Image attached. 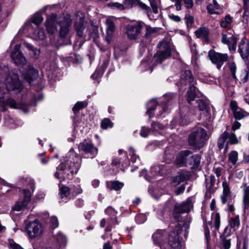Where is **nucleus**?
I'll use <instances>...</instances> for the list:
<instances>
[{
	"label": "nucleus",
	"instance_id": "obj_46",
	"mask_svg": "<svg viewBox=\"0 0 249 249\" xmlns=\"http://www.w3.org/2000/svg\"><path fill=\"white\" fill-rule=\"evenodd\" d=\"M184 19L186 21V24L188 28L191 27L194 22V18L189 14H186Z\"/></svg>",
	"mask_w": 249,
	"mask_h": 249
},
{
	"label": "nucleus",
	"instance_id": "obj_31",
	"mask_svg": "<svg viewBox=\"0 0 249 249\" xmlns=\"http://www.w3.org/2000/svg\"><path fill=\"white\" fill-rule=\"evenodd\" d=\"M196 103L197 104V106L200 110L205 111L207 113L210 110L209 105L207 101L198 99L196 100Z\"/></svg>",
	"mask_w": 249,
	"mask_h": 249
},
{
	"label": "nucleus",
	"instance_id": "obj_23",
	"mask_svg": "<svg viewBox=\"0 0 249 249\" xmlns=\"http://www.w3.org/2000/svg\"><path fill=\"white\" fill-rule=\"evenodd\" d=\"M190 176L189 172L186 171H182L180 172L177 176L173 178V181L178 185L180 183L184 182L189 178Z\"/></svg>",
	"mask_w": 249,
	"mask_h": 249
},
{
	"label": "nucleus",
	"instance_id": "obj_22",
	"mask_svg": "<svg viewBox=\"0 0 249 249\" xmlns=\"http://www.w3.org/2000/svg\"><path fill=\"white\" fill-rule=\"evenodd\" d=\"M243 206L244 209H249V186L246 184L243 185Z\"/></svg>",
	"mask_w": 249,
	"mask_h": 249
},
{
	"label": "nucleus",
	"instance_id": "obj_56",
	"mask_svg": "<svg viewBox=\"0 0 249 249\" xmlns=\"http://www.w3.org/2000/svg\"><path fill=\"white\" fill-rule=\"evenodd\" d=\"M164 126L158 122H153L151 124V129L153 131H158L164 128Z\"/></svg>",
	"mask_w": 249,
	"mask_h": 249
},
{
	"label": "nucleus",
	"instance_id": "obj_40",
	"mask_svg": "<svg viewBox=\"0 0 249 249\" xmlns=\"http://www.w3.org/2000/svg\"><path fill=\"white\" fill-rule=\"evenodd\" d=\"M28 204L27 203L23 200L21 201H17L13 208V210L17 211H20L23 208H25L28 205Z\"/></svg>",
	"mask_w": 249,
	"mask_h": 249
},
{
	"label": "nucleus",
	"instance_id": "obj_2",
	"mask_svg": "<svg viewBox=\"0 0 249 249\" xmlns=\"http://www.w3.org/2000/svg\"><path fill=\"white\" fill-rule=\"evenodd\" d=\"M72 20L69 15H67L62 19H58L55 14H52L47 17L46 21V28L49 34L53 35L56 31V25L60 26L59 36L65 38L69 34Z\"/></svg>",
	"mask_w": 249,
	"mask_h": 249
},
{
	"label": "nucleus",
	"instance_id": "obj_45",
	"mask_svg": "<svg viewBox=\"0 0 249 249\" xmlns=\"http://www.w3.org/2000/svg\"><path fill=\"white\" fill-rule=\"evenodd\" d=\"M227 143H229L231 144H235L238 143V141L237 138L234 133H231V134L228 133Z\"/></svg>",
	"mask_w": 249,
	"mask_h": 249
},
{
	"label": "nucleus",
	"instance_id": "obj_21",
	"mask_svg": "<svg viewBox=\"0 0 249 249\" xmlns=\"http://www.w3.org/2000/svg\"><path fill=\"white\" fill-rule=\"evenodd\" d=\"M166 236V233L165 231L157 230L152 236L154 244L160 246Z\"/></svg>",
	"mask_w": 249,
	"mask_h": 249
},
{
	"label": "nucleus",
	"instance_id": "obj_44",
	"mask_svg": "<svg viewBox=\"0 0 249 249\" xmlns=\"http://www.w3.org/2000/svg\"><path fill=\"white\" fill-rule=\"evenodd\" d=\"M111 189L119 191L123 187L124 184L118 181H113L111 182Z\"/></svg>",
	"mask_w": 249,
	"mask_h": 249
},
{
	"label": "nucleus",
	"instance_id": "obj_41",
	"mask_svg": "<svg viewBox=\"0 0 249 249\" xmlns=\"http://www.w3.org/2000/svg\"><path fill=\"white\" fill-rule=\"evenodd\" d=\"M106 24L107 25V35H111L112 33L115 30V26L113 22L110 19H107L106 20Z\"/></svg>",
	"mask_w": 249,
	"mask_h": 249
},
{
	"label": "nucleus",
	"instance_id": "obj_52",
	"mask_svg": "<svg viewBox=\"0 0 249 249\" xmlns=\"http://www.w3.org/2000/svg\"><path fill=\"white\" fill-rule=\"evenodd\" d=\"M23 193L24 194L23 201L29 204L31 201V198L32 196L31 193L29 189L23 190Z\"/></svg>",
	"mask_w": 249,
	"mask_h": 249
},
{
	"label": "nucleus",
	"instance_id": "obj_8",
	"mask_svg": "<svg viewBox=\"0 0 249 249\" xmlns=\"http://www.w3.org/2000/svg\"><path fill=\"white\" fill-rule=\"evenodd\" d=\"M21 72L23 80L30 85L38 76V71L30 64L24 66Z\"/></svg>",
	"mask_w": 249,
	"mask_h": 249
},
{
	"label": "nucleus",
	"instance_id": "obj_20",
	"mask_svg": "<svg viewBox=\"0 0 249 249\" xmlns=\"http://www.w3.org/2000/svg\"><path fill=\"white\" fill-rule=\"evenodd\" d=\"M175 212H180V213H188L193 207V204L190 199H187L186 201L183 202L179 205H175Z\"/></svg>",
	"mask_w": 249,
	"mask_h": 249
},
{
	"label": "nucleus",
	"instance_id": "obj_30",
	"mask_svg": "<svg viewBox=\"0 0 249 249\" xmlns=\"http://www.w3.org/2000/svg\"><path fill=\"white\" fill-rule=\"evenodd\" d=\"M158 103L156 100L152 99L149 101V102L147 104V111L146 113L149 115V118H151L153 116V115L152 113V111L154 110L157 106Z\"/></svg>",
	"mask_w": 249,
	"mask_h": 249
},
{
	"label": "nucleus",
	"instance_id": "obj_55",
	"mask_svg": "<svg viewBox=\"0 0 249 249\" xmlns=\"http://www.w3.org/2000/svg\"><path fill=\"white\" fill-rule=\"evenodd\" d=\"M231 229V228L227 226L225 228L223 232L220 235V237L231 238V236L232 234Z\"/></svg>",
	"mask_w": 249,
	"mask_h": 249
},
{
	"label": "nucleus",
	"instance_id": "obj_39",
	"mask_svg": "<svg viewBox=\"0 0 249 249\" xmlns=\"http://www.w3.org/2000/svg\"><path fill=\"white\" fill-rule=\"evenodd\" d=\"M43 18L40 15H35L32 18V21H30L31 23H33L35 24V28H37L38 27L39 24H40L43 21Z\"/></svg>",
	"mask_w": 249,
	"mask_h": 249
},
{
	"label": "nucleus",
	"instance_id": "obj_36",
	"mask_svg": "<svg viewBox=\"0 0 249 249\" xmlns=\"http://www.w3.org/2000/svg\"><path fill=\"white\" fill-rule=\"evenodd\" d=\"M228 67L230 70V72L231 73V75L232 77V78L235 80L237 81V77L236 75V71L237 70V67L236 65V64L233 62H229L228 63Z\"/></svg>",
	"mask_w": 249,
	"mask_h": 249
},
{
	"label": "nucleus",
	"instance_id": "obj_3",
	"mask_svg": "<svg viewBox=\"0 0 249 249\" xmlns=\"http://www.w3.org/2000/svg\"><path fill=\"white\" fill-rule=\"evenodd\" d=\"M23 89V86L18 80L17 73L11 72L6 79H0V98H2L7 91L15 90L20 92Z\"/></svg>",
	"mask_w": 249,
	"mask_h": 249
},
{
	"label": "nucleus",
	"instance_id": "obj_62",
	"mask_svg": "<svg viewBox=\"0 0 249 249\" xmlns=\"http://www.w3.org/2000/svg\"><path fill=\"white\" fill-rule=\"evenodd\" d=\"M220 225V217L219 213H217L215 214L214 217V225L215 228L218 230Z\"/></svg>",
	"mask_w": 249,
	"mask_h": 249
},
{
	"label": "nucleus",
	"instance_id": "obj_61",
	"mask_svg": "<svg viewBox=\"0 0 249 249\" xmlns=\"http://www.w3.org/2000/svg\"><path fill=\"white\" fill-rule=\"evenodd\" d=\"M149 59H150V58L142 62L140 67L142 69H143V71H147L150 68L151 66L148 63Z\"/></svg>",
	"mask_w": 249,
	"mask_h": 249
},
{
	"label": "nucleus",
	"instance_id": "obj_51",
	"mask_svg": "<svg viewBox=\"0 0 249 249\" xmlns=\"http://www.w3.org/2000/svg\"><path fill=\"white\" fill-rule=\"evenodd\" d=\"M84 107L85 104L84 102H78L73 107L72 110L76 114L79 110L83 108Z\"/></svg>",
	"mask_w": 249,
	"mask_h": 249
},
{
	"label": "nucleus",
	"instance_id": "obj_38",
	"mask_svg": "<svg viewBox=\"0 0 249 249\" xmlns=\"http://www.w3.org/2000/svg\"><path fill=\"white\" fill-rule=\"evenodd\" d=\"M151 7V11L155 14L159 12L158 8L160 4V1L157 0H148Z\"/></svg>",
	"mask_w": 249,
	"mask_h": 249
},
{
	"label": "nucleus",
	"instance_id": "obj_14",
	"mask_svg": "<svg viewBox=\"0 0 249 249\" xmlns=\"http://www.w3.org/2000/svg\"><path fill=\"white\" fill-rule=\"evenodd\" d=\"M20 44L16 45L11 53L12 60L17 65H24L26 62V59L20 50Z\"/></svg>",
	"mask_w": 249,
	"mask_h": 249
},
{
	"label": "nucleus",
	"instance_id": "obj_63",
	"mask_svg": "<svg viewBox=\"0 0 249 249\" xmlns=\"http://www.w3.org/2000/svg\"><path fill=\"white\" fill-rule=\"evenodd\" d=\"M149 132L150 130L148 128L142 126L140 132V135L142 137L145 138L148 136Z\"/></svg>",
	"mask_w": 249,
	"mask_h": 249
},
{
	"label": "nucleus",
	"instance_id": "obj_13",
	"mask_svg": "<svg viewBox=\"0 0 249 249\" xmlns=\"http://www.w3.org/2000/svg\"><path fill=\"white\" fill-rule=\"evenodd\" d=\"M143 23L139 22L134 24H129L126 26V34L130 40H136L141 33Z\"/></svg>",
	"mask_w": 249,
	"mask_h": 249
},
{
	"label": "nucleus",
	"instance_id": "obj_49",
	"mask_svg": "<svg viewBox=\"0 0 249 249\" xmlns=\"http://www.w3.org/2000/svg\"><path fill=\"white\" fill-rule=\"evenodd\" d=\"M75 29L77 32V35L79 37H82L83 35V31L85 29L83 25L81 23H76L74 25Z\"/></svg>",
	"mask_w": 249,
	"mask_h": 249
},
{
	"label": "nucleus",
	"instance_id": "obj_54",
	"mask_svg": "<svg viewBox=\"0 0 249 249\" xmlns=\"http://www.w3.org/2000/svg\"><path fill=\"white\" fill-rule=\"evenodd\" d=\"M108 6L120 10H123L125 9L124 4L118 2H109L108 3Z\"/></svg>",
	"mask_w": 249,
	"mask_h": 249
},
{
	"label": "nucleus",
	"instance_id": "obj_57",
	"mask_svg": "<svg viewBox=\"0 0 249 249\" xmlns=\"http://www.w3.org/2000/svg\"><path fill=\"white\" fill-rule=\"evenodd\" d=\"M71 195L74 196L80 194L82 193V189L80 186H73L71 188Z\"/></svg>",
	"mask_w": 249,
	"mask_h": 249
},
{
	"label": "nucleus",
	"instance_id": "obj_24",
	"mask_svg": "<svg viewBox=\"0 0 249 249\" xmlns=\"http://www.w3.org/2000/svg\"><path fill=\"white\" fill-rule=\"evenodd\" d=\"M220 6L216 0H213L209 3L206 9L210 14H218V10L220 9Z\"/></svg>",
	"mask_w": 249,
	"mask_h": 249
},
{
	"label": "nucleus",
	"instance_id": "obj_16",
	"mask_svg": "<svg viewBox=\"0 0 249 249\" xmlns=\"http://www.w3.org/2000/svg\"><path fill=\"white\" fill-rule=\"evenodd\" d=\"M192 154V151L189 150L181 151L176 158L175 164L178 167L186 166L188 164L189 158Z\"/></svg>",
	"mask_w": 249,
	"mask_h": 249
},
{
	"label": "nucleus",
	"instance_id": "obj_53",
	"mask_svg": "<svg viewBox=\"0 0 249 249\" xmlns=\"http://www.w3.org/2000/svg\"><path fill=\"white\" fill-rule=\"evenodd\" d=\"M49 220L50 226L52 229H55L58 226V221L56 217L52 216Z\"/></svg>",
	"mask_w": 249,
	"mask_h": 249
},
{
	"label": "nucleus",
	"instance_id": "obj_10",
	"mask_svg": "<svg viewBox=\"0 0 249 249\" xmlns=\"http://www.w3.org/2000/svg\"><path fill=\"white\" fill-rule=\"evenodd\" d=\"M80 151L88 155V158H94L98 154V150L94 144L89 142L83 141L79 145Z\"/></svg>",
	"mask_w": 249,
	"mask_h": 249
},
{
	"label": "nucleus",
	"instance_id": "obj_58",
	"mask_svg": "<svg viewBox=\"0 0 249 249\" xmlns=\"http://www.w3.org/2000/svg\"><path fill=\"white\" fill-rule=\"evenodd\" d=\"M8 242L10 249H23L20 245L15 243L12 239H9Z\"/></svg>",
	"mask_w": 249,
	"mask_h": 249
},
{
	"label": "nucleus",
	"instance_id": "obj_7",
	"mask_svg": "<svg viewBox=\"0 0 249 249\" xmlns=\"http://www.w3.org/2000/svg\"><path fill=\"white\" fill-rule=\"evenodd\" d=\"M23 30L28 33L31 37L35 40H43L45 38L44 30L38 27L35 28L30 21H27L23 26Z\"/></svg>",
	"mask_w": 249,
	"mask_h": 249
},
{
	"label": "nucleus",
	"instance_id": "obj_43",
	"mask_svg": "<svg viewBox=\"0 0 249 249\" xmlns=\"http://www.w3.org/2000/svg\"><path fill=\"white\" fill-rule=\"evenodd\" d=\"M233 113L234 118L237 120L243 119L246 116V112L240 108L235 110Z\"/></svg>",
	"mask_w": 249,
	"mask_h": 249
},
{
	"label": "nucleus",
	"instance_id": "obj_27",
	"mask_svg": "<svg viewBox=\"0 0 249 249\" xmlns=\"http://www.w3.org/2000/svg\"><path fill=\"white\" fill-rule=\"evenodd\" d=\"M53 238L61 247H65L66 245L67 239L66 236L62 232H59L53 236Z\"/></svg>",
	"mask_w": 249,
	"mask_h": 249
},
{
	"label": "nucleus",
	"instance_id": "obj_50",
	"mask_svg": "<svg viewBox=\"0 0 249 249\" xmlns=\"http://www.w3.org/2000/svg\"><path fill=\"white\" fill-rule=\"evenodd\" d=\"M232 21V18L229 15H226L224 20L221 21L220 25L223 28H226Z\"/></svg>",
	"mask_w": 249,
	"mask_h": 249
},
{
	"label": "nucleus",
	"instance_id": "obj_48",
	"mask_svg": "<svg viewBox=\"0 0 249 249\" xmlns=\"http://www.w3.org/2000/svg\"><path fill=\"white\" fill-rule=\"evenodd\" d=\"M101 125L103 129H106L108 127H112L113 124L110 119L105 118L102 121Z\"/></svg>",
	"mask_w": 249,
	"mask_h": 249
},
{
	"label": "nucleus",
	"instance_id": "obj_19",
	"mask_svg": "<svg viewBox=\"0 0 249 249\" xmlns=\"http://www.w3.org/2000/svg\"><path fill=\"white\" fill-rule=\"evenodd\" d=\"M194 82V77L189 70L183 71L181 73L180 84L181 86L192 84Z\"/></svg>",
	"mask_w": 249,
	"mask_h": 249
},
{
	"label": "nucleus",
	"instance_id": "obj_32",
	"mask_svg": "<svg viewBox=\"0 0 249 249\" xmlns=\"http://www.w3.org/2000/svg\"><path fill=\"white\" fill-rule=\"evenodd\" d=\"M231 238L220 237L219 246L221 249H230L231 247Z\"/></svg>",
	"mask_w": 249,
	"mask_h": 249
},
{
	"label": "nucleus",
	"instance_id": "obj_15",
	"mask_svg": "<svg viewBox=\"0 0 249 249\" xmlns=\"http://www.w3.org/2000/svg\"><path fill=\"white\" fill-rule=\"evenodd\" d=\"M6 106L13 109H21L24 113H27L28 111V109L22 105L18 103L12 98H8L5 102L0 101V109L1 111H5L7 110Z\"/></svg>",
	"mask_w": 249,
	"mask_h": 249
},
{
	"label": "nucleus",
	"instance_id": "obj_42",
	"mask_svg": "<svg viewBox=\"0 0 249 249\" xmlns=\"http://www.w3.org/2000/svg\"><path fill=\"white\" fill-rule=\"evenodd\" d=\"M229 160L235 165L238 160V153L235 151H231L229 155Z\"/></svg>",
	"mask_w": 249,
	"mask_h": 249
},
{
	"label": "nucleus",
	"instance_id": "obj_6",
	"mask_svg": "<svg viewBox=\"0 0 249 249\" xmlns=\"http://www.w3.org/2000/svg\"><path fill=\"white\" fill-rule=\"evenodd\" d=\"M221 42L229 46L230 51L234 52L236 48L238 38L234 36V31L231 29L227 30L221 34Z\"/></svg>",
	"mask_w": 249,
	"mask_h": 249
},
{
	"label": "nucleus",
	"instance_id": "obj_1",
	"mask_svg": "<svg viewBox=\"0 0 249 249\" xmlns=\"http://www.w3.org/2000/svg\"><path fill=\"white\" fill-rule=\"evenodd\" d=\"M82 159L73 150H70L67 156L56 168L54 177L60 180L69 178L77 173L81 167Z\"/></svg>",
	"mask_w": 249,
	"mask_h": 249
},
{
	"label": "nucleus",
	"instance_id": "obj_59",
	"mask_svg": "<svg viewBox=\"0 0 249 249\" xmlns=\"http://www.w3.org/2000/svg\"><path fill=\"white\" fill-rule=\"evenodd\" d=\"M136 0H124L123 2L125 8H130L135 4Z\"/></svg>",
	"mask_w": 249,
	"mask_h": 249
},
{
	"label": "nucleus",
	"instance_id": "obj_12",
	"mask_svg": "<svg viewBox=\"0 0 249 249\" xmlns=\"http://www.w3.org/2000/svg\"><path fill=\"white\" fill-rule=\"evenodd\" d=\"M181 231L179 227H176V229L173 231L169 235V244L174 249H180L181 247V239L179 236Z\"/></svg>",
	"mask_w": 249,
	"mask_h": 249
},
{
	"label": "nucleus",
	"instance_id": "obj_11",
	"mask_svg": "<svg viewBox=\"0 0 249 249\" xmlns=\"http://www.w3.org/2000/svg\"><path fill=\"white\" fill-rule=\"evenodd\" d=\"M208 56L212 63L216 65L218 69H220L224 63L228 59V55L227 53H216L213 50H210L209 52Z\"/></svg>",
	"mask_w": 249,
	"mask_h": 249
},
{
	"label": "nucleus",
	"instance_id": "obj_25",
	"mask_svg": "<svg viewBox=\"0 0 249 249\" xmlns=\"http://www.w3.org/2000/svg\"><path fill=\"white\" fill-rule=\"evenodd\" d=\"M209 30L207 28L202 27L195 31V35L197 38H204L208 41Z\"/></svg>",
	"mask_w": 249,
	"mask_h": 249
},
{
	"label": "nucleus",
	"instance_id": "obj_5",
	"mask_svg": "<svg viewBox=\"0 0 249 249\" xmlns=\"http://www.w3.org/2000/svg\"><path fill=\"white\" fill-rule=\"evenodd\" d=\"M157 47L159 49V51L153 58L154 64L155 65L161 63L163 60L169 57L171 53L170 43L167 41H160Z\"/></svg>",
	"mask_w": 249,
	"mask_h": 249
},
{
	"label": "nucleus",
	"instance_id": "obj_35",
	"mask_svg": "<svg viewBox=\"0 0 249 249\" xmlns=\"http://www.w3.org/2000/svg\"><path fill=\"white\" fill-rule=\"evenodd\" d=\"M137 5L140 8L144 10L147 14L149 18L151 19L150 18V14L152 13L151 9L148 5L143 3L142 1H138Z\"/></svg>",
	"mask_w": 249,
	"mask_h": 249
},
{
	"label": "nucleus",
	"instance_id": "obj_47",
	"mask_svg": "<svg viewBox=\"0 0 249 249\" xmlns=\"http://www.w3.org/2000/svg\"><path fill=\"white\" fill-rule=\"evenodd\" d=\"M68 61L72 63H77L81 60V57L79 55L73 54L71 56L66 58Z\"/></svg>",
	"mask_w": 249,
	"mask_h": 249
},
{
	"label": "nucleus",
	"instance_id": "obj_33",
	"mask_svg": "<svg viewBox=\"0 0 249 249\" xmlns=\"http://www.w3.org/2000/svg\"><path fill=\"white\" fill-rule=\"evenodd\" d=\"M229 225L231 228L232 229L233 231L238 229L240 225L239 216L237 215L231 218L229 221Z\"/></svg>",
	"mask_w": 249,
	"mask_h": 249
},
{
	"label": "nucleus",
	"instance_id": "obj_9",
	"mask_svg": "<svg viewBox=\"0 0 249 249\" xmlns=\"http://www.w3.org/2000/svg\"><path fill=\"white\" fill-rule=\"evenodd\" d=\"M27 231L31 238L40 236L43 234L42 225L37 220L31 222L27 226Z\"/></svg>",
	"mask_w": 249,
	"mask_h": 249
},
{
	"label": "nucleus",
	"instance_id": "obj_18",
	"mask_svg": "<svg viewBox=\"0 0 249 249\" xmlns=\"http://www.w3.org/2000/svg\"><path fill=\"white\" fill-rule=\"evenodd\" d=\"M176 96L177 95L174 93L164 94V100L162 101L161 105L162 109L159 111L160 114L158 115V116L162 115L163 112H166L168 111V106L172 104L173 101L175 99Z\"/></svg>",
	"mask_w": 249,
	"mask_h": 249
},
{
	"label": "nucleus",
	"instance_id": "obj_4",
	"mask_svg": "<svg viewBox=\"0 0 249 249\" xmlns=\"http://www.w3.org/2000/svg\"><path fill=\"white\" fill-rule=\"evenodd\" d=\"M209 137L205 130L198 127L193 130L188 137V143L193 149H200L206 144Z\"/></svg>",
	"mask_w": 249,
	"mask_h": 249
},
{
	"label": "nucleus",
	"instance_id": "obj_29",
	"mask_svg": "<svg viewBox=\"0 0 249 249\" xmlns=\"http://www.w3.org/2000/svg\"><path fill=\"white\" fill-rule=\"evenodd\" d=\"M200 160L201 158L199 155H193L192 154L189 158L188 164L192 165L194 168L197 167L200 163Z\"/></svg>",
	"mask_w": 249,
	"mask_h": 249
},
{
	"label": "nucleus",
	"instance_id": "obj_64",
	"mask_svg": "<svg viewBox=\"0 0 249 249\" xmlns=\"http://www.w3.org/2000/svg\"><path fill=\"white\" fill-rule=\"evenodd\" d=\"M215 178L213 175H211L209 177V182L208 183L207 186L209 189H211L215 184Z\"/></svg>",
	"mask_w": 249,
	"mask_h": 249
},
{
	"label": "nucleus",
	"instance_id": "obj_34",
	"mask_svg": "<svg viewBox=\"0 0 249 249\" xmlns=\"http://www.w3.org/2000/svg\"><path fill=\"white\" fill-rule=\"evenodd\" d=\"M228 137V133L227 131L224 132L218 140L217 145L220 149L223 148L226 141Z\"/></svg>",
	"mask_w": 249,
	"mask_h": 249
},
{
	"label": "nucleus",
	"instance_id": "obj_28",
	"mask_svg": "<svg viewBox=\"0 0 249 249\" xmlns=\"http://www.w3.org/2000/svg\"><path fill=\"white\" fill-rule=\"evenodd\" d=\"M71 190L68 187L62 186L60 189V195L61 198H66L71 199L73 197V195L71 193Z\"/></svg>",
	"mask_w": 249,
	"mask_h": 249
},
{
	"label": "nucleus",
	"instance_id": "obj_17",
	"mask_svg": "<svg viewBox=\"0 0 249 249\" xmlns=\"http://www.w3.org/2000/svg\"><path fill=\"white\" fill-rule=\"evenodd\" d=\"M239 53L245 62L248 60L249 56V42L246 37H244L239 44Z\"/></svg>",
	"mask_w": 249,
	"mask_h": 249
},
{
	"label": "nucleus",
	"instance_id": "obj_26",
	"mask_svg": "<svg viewBox=\"0 0 249 249\" xmlns=\"http://www.w3.org/2000/svg\"><path fill=\"white\" fill-rule=\"evenodd\" d=\"M187 100L190 104H193V101L196 100V88L193 84L189 88V90L187 91Z\"/></svg>",
	"mask_w": 249,
	"mask_h": 249
},
{
	"label": "nucleus",
	"instance_id": "obj_37",
	"mask_svg": "<svg viewBox=\"0 0 249 249\" xmlns=\"http://www.w3.org/2000/svg\"><path fill=\"white\" fill-rule=\"evenodd\" d=\"M124 160H123L122 161L121 160V158H113V159L112 160V164L117 166V165L120 164L121 163H122L123 165H124V164L126 165L128 161V159H127L126 153H124Z\"/></svg>",
	"mask_w": 249,
	"mask_h": 249
},
{
	"label": "nucleus",
	"instance_id": "obj_60",
	"mask_svg": "<svg viewBox=\"0 0 249 249\" xmlns=\"http://www.w3.org/2000/svg\"><path fill=\"white\" fill-rule=\"evenodd\" d=\"M156 31V29L152 28L149 26H147L146 27V33L145 34V38H148L153 33H154Z\"/></svg>",
	"mask_w": 249,
	"mask_h": 249
}]
</instances>
